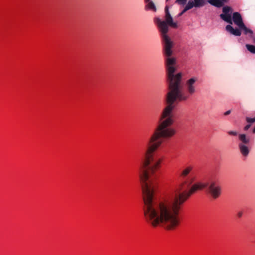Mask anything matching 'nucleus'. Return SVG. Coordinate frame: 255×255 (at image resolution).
I'll use <instances>...</instances> for the list:
<instances>
[{"label": "nucleus", "mask_w": 255, "mask_h": 255, "mask_svg": "<svg viewBox=\"0 0 255 255\" xmlns=\"http://www.w3.org/2000/svg\"><path fill=\"white\" fill-rule=\"evenodd\" d=\"M154 152L145 151V160L141 167L140 177L144 201V214L147 222L154 227H162L168 230H174L180 224L179 215L185 201L197 190L206 189L214 199L221 194V187L213 180L206 183L197 182L193 184L196 176L190 174L192 165L184 168L180 173L183 192H176L168 198L158 201L155 197L157 173L162 159Z\"/></svg>", "instance_id": "1"}, {"label": "nucleus", "mask_w": 255, "mask_h": 255, "mask_svg": "<svg viewBox=\"0 0 255 255\" xmlns=\"http://www.w3.org/2000/svg\"><path fill=\"white\" fill-rule=\"evenodd\" d=\"M195 7H201L205 4V0H193Z\"/></svg>", "instance_id": "9"}, {"label": "nucleus", "mask_w": 255, "mask_h": 255, "mask_svg": "<svg viewBox=\"0 0 255 255\" xmlns=\"http://www.w3.org/2000/svg\"><path fill=\"white\" fill-rule=\"evenodd\" d=\"M193 7H194V5L193 0H190L184 7L185 11H188L192 8Z\"/></svg>", "instance_id": "10"}, {"label": "nucleus", "mask_w": 255, "mask_h": 255, "mask_svg": "<svg viewBox=\"0 0 255 255\" xmlns=\"http://www.w3.org/2000/svg\"><path fill=\"white\" fill-rule=\"evenodd\" d=\"M250 126H251V124H249L247 125L244 127V130H245V131L247 130L250 127Z\"/></svg>", "instance_id": "17"}, {"label": "nucleus", "mask_w": 255, "mask_h": 255, "mask_svg": "<svg viewBox=\"0 0 255 255\" xmlns=\"http://www.w3.org/2000/svg\"><path fill=\"white\" fill-rule=\"evenodd\" d=\"M229 0H208V2L213 6L221 8L228 3Z\"/></svg>", "instance_id": "5"}, {"label": "nucleus", "mask_w": 255, "mask_h": 255, "mask_svg": "<svg viewBox=\"0 0 255 255\" xmlns=\"http://www.w3.org/2000/svg\"><path fill=\"white\" fill-rule=\"evenodd\" d=\"M226 30L227 31L229 32L230 34L236 36H240L241 35V30H243L244 34L245 35L249 34L250 35L252 34L253 32L252 30L248 28L244 24L239 27V29L236 28L234 29L231 25H228L226 26Z\"/></svg>", "instance_id": "4"}, {"label": "nucleus", "mask_w": 255, "mask_h": 255, "mask_svg": "<svg viewBox=\"0 0 255 255\" xmlns=\"http://www.w3.org/2000/svg\"><path fill=\"white\" fill-rule=\"evenodd\" d=\"M147 5H146L145 9L148 10H152L154 12L156 11V7L155 4L153 1H149L146 2Z\"/></svg>", "instance_id": "8"}, {"label": "nucleus", "mask_w": 255, "mask_h": 255, "mask_svg": "<svg viewBox=\"0 0 255 255\" xmlns=\"http://www.w3.org/2000/svg\"><path fill=\"white\" fill-rule=\"evenodd\" d=\"M238 147L240 153L243 156L247 157L248 156L250 150L248 147L246 145V144L239 143L238 145Z\"/></svg>", "instance_id": "6"}, {"label": "nucleus", "mask_w": 255, "mask_h": 255, "mask_svg": "<svg viewBox=\"0 0 255 255\" xmlns=\"http://www.w3.org/2000/svg\"><path fill=\"white\" fill-rule=\"evenodd\" d=\"M165 20L156 17L154 22L162 38L167 81L169 91L166 97L167 105L161 114L159 125L147 143L146 150H148V152H155L163 143V138H169L175 134V130L170 127L174 123L173 111L175 107V103L177 101H185L189 98L190 95L194 94L196 91V82L198 80L196 77L187 80L185 83L187 93H183L181 85L182 74L181 72L175 74L176 70V60L175 58L172 57L173 42L167 35L169 26L177 28L178 25L177 22L173 21L168 6H166L165 8Z\"/></svg>", "instance_id": "2"}, {"label": "nucleus", "mask_w": 255, "mask_h": 255, "mask_svg": "<svg viewBox=\"0 0 255 255\" xmlns=\"http://www.w3.org/2000/svg\"><path fill=\"white\" fill-rule=\"evenodd\" d=\"M246 47L251 53L255 54V46L250 44H246Z\"/></svg>", "instance_id": "11"}, {"label": "nucleus", "mask_w": 255, "mask_h": 255, "mask_svg": "<svg viewBox=\"0 0 255 255\" xmlns=\"http://www.w3.org/2000/svg\"><path fill=\"white\" fill-rule=\"evenodd\" d=\"M187 0H176L175 2L179 5H184L186 3Z\"/></svg>", "instance_id": "12"}, {"label": "nucleus", "mask_w": 255, "mask_h": 255, "mask_svg": "<svg viewBox=\"0 0 255 255\" xmlns=\"http://www.w3.org/2000/svg\"><path fill=\"white\" fill-rule=\"evenodd\" d=\"M228 134L230 135H232V136H237L238 135V133L236 131H228Z\"/></svg>", "instance_id": "14"}, {"label": "nucleus", "mask_w": 255, "mask_h": 255, "mask_svg": "<svg viewBox=\"0 0 255 255\" xmlns=\"http://www.w3.org/2000/svg\"><path fill=\"white\" fill-rule=\"evenodd\" d=\"M250 37L252 39L253 43L255 44V33H253L250 35Z\"/></svg>", "instance_id": "15"}, {"label": "nucleus", "mask_w": 255, "mask_h": 255, "mask_svg": "<svg viewBox=\"0 0 255 255\" xmlns=\"http://www.w3.org/2000/svg\"><path fill=\"white\" fill-rule=\"evenodd\" d=\"M149 1H151L150 0H145V2H149Z\"/></svg>", "instance_id": "20"}, {"label": "nucleus", "mask_w": 255, "mask_h": 255, "mask_svg": "<svg viewBox=\"0 0 255 255\" xmlns=\"http://www.w3.org/2000/svg\"><path fill=\"white\" fill-rule=\"evenodd\" d=\"M186 11H185V9L184 8V9L180 13L178 14L177 17L181 16Z\"/></svg>", "instance_id": "16"}, {"label": "nucleus", "mask_w": 255, "mask_h": 255, "mask_svg": "<svg viewBox=\"0 0 255 255\" xmlns=\"http://www.w3.org/2000/svg\"><path fill=\"white\" fill-rule=\"evenodd\" d=\"M231 112V111L230 110L227 111L224 113V115L225 116L229 115Z\"/></svg>", "instance_id": "18"}, {"label": "nucleus", "mask_w": 255, "mask_h": 255, "mask_svg": "<svg viewBox=\"0 0 255 255\" xmlns=\"http://www.w3.org/2000/svg\"><path fill=\"white\" fill-rule=\"evenodd\" d=\"M223 13L220 15V18L224 21L232 24V20L238 27L242 25L244 23L241 15L238 12H235L233 13L232 18L231 13L232 9L231 7L226 6L223 7L222 8Z\"/></svg>", "instance_id": "3"}, {"label": "nucleus", "mask_w": 255, "mask_h": 255, "mask_svg": "<svg viewBox=\"0 0 255 255\" xmlns=\"http://www.w3.org/2000/svg\"><path fill=\"white\" fill-rule=\"evenodd\" d=\"M246 119L248 123H254L255 122V117L253 118L246 117Z\"/></svg>", "instance_id": "13"}, {"label": "nucleus", "mask_w": 255, "mask_h": 255, "mask_svg": "<svg viewBox=\"0 0 255 255\" xmlns=\"http://www.w3.org/2000/svg\"><path fill=\"white\" fill-rule=\"evenodd\" d=\"M168 1H169V0H166V1L168 2Z\"/></svg>", "instance_id": "21"}, {"label": "nucleus", "mask_w": 255, "mask_h": 255, "mask_svg": "<svg viewBox=\"0 0 255 255\" xmlns=\"http://www.w3.org/2000/svg\"><path fill=\"white\" fill-rule=\"evenodd\" d=\"M237 215L239 217H241L242 216V212H239L237 214Z\"/></svg>", "instance_id": "19"}, {"label": "nucleus", "mask_w": 255, "mask_h": 255, "mask_svg": "<svg viewBox=\"0 0 255 255\" xmlns=\"http://www.w3.org/2000/svg\"><path fill=\"white\" fill-rule=\"evenodd\" d=\"M239 139L241 141L240 143H243V144H248L250 142V138L247 137L244 134H239Z\"/></svg>", "instance_id": "7"}]
</instances>
